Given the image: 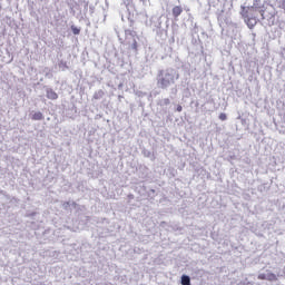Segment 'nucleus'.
Masks as SVG:
<instances>
[{
  "instance_id": "1",
  "label": "nucleus",
  "mask_w": 285,
  "mask_h": 285,
  "mask_svg": "<svg viewBox=\"0 0 285 285\" xmlns=\"http://www.w3.org/2000/svg\"><path fill=\"white\" fill-rule=\"evenodd\" d=\"M240 17L244 19V22L253 30L257 26V11L250 7H242Z\"/></svg>"
},
{
  "instance_id": "2",
  "label": "nucleus",
  "mask_w": 285,
  "mask_h": 285,
  "mask_svg": "<svg viewBox=\"0 0 285 285\" xmlns=\"http://www.w3.org/2000/svg\"><path fill=\"white\" fill-rule=\"evenodd\" d=\"M249 8H253V10H256V12H259L262 19H265L264 13L266 10H264V4H262V0H254L253 6Z\"/></svg>"
},
{
  "instance_id": "3",
  "label": "nucleus",
  "mask_w": 285,
  "mask_h": 285,
  "mask_svg": "<svg viewBox=\"0 0 285 285\" xmlns=\"http://www.w3.org/2000/svg\"><path fill=\"white\" fill-rule=\"evenodd\" d=\"M170 73H166V78H160L158 80V86H160V88H168V86H170Z\"/></svg>"
},
{
  "instance_id": "4",
  "label": "nucleus",
  "mask_w": 285,
  "mask_h": 285,
  "mask_svg": "<svg viewBox=\"0 0 285 285\" xmlns=\"http://www.w3.org/2000/svg\"><path fill=\"white\" fill-rule=\"evenodd\" d=\"M181 12H184V8L181 6H175L171 9V14L174 19L181 17Z\"/></svg>"
},
{
  "instance_id": "5",
  "label": "nucleus",
  "mask_w": 285,
  "mask_h": 285,
  "mask_svg": "<svg viewBox=\"0 0 285 285\" xmlns=\"http://www.w3.org/2000/svg\"><path fill=\"white\" fill-rule=\"evenodd\" d=\"M47 99H51L52 101H55L56 99H59V95H57L55 90L50 89L47 91Z\"/></svg>"
},
{
  "instance_id": "6",
  "label": "nucleus",
  "mask_w": 285,
  "mask_h": 285,
  "mask_svg": "<svg viewBox=\"0 0 285 285\" xmlns=\"http://www.w3.org/2000/svg\"><path fill=\"white\" fill-rule=\"evenodd\" d=\"M31 119L33 121H41L43 119V114H41V111H37L32 115Z\"/></svg>"
},
{
  "instance_id": "7",
  "label": "nucleus",
  "mask_w": 285,
  "mask_h": 285,
  "mask_svg": "<svg viewBox=\"0 0 285 285\" xmlns=\"http://www.w3.org/2000/svg\"><path fill=\"white\" fill-rule=\"evenodd\" d=\"M181 284H183V285H190V276H188V275H183V276H181Z\"/></svg>"
},
{
  "instance_id": "8",
  "label": "nucleus",
  "mask_w": 285,
  "mask_h": 285,
  "mask_svg": "<svg viewBox=\"0 0 285 285\" xmlns=\"http://www.w3.org/2000/svg\"><path fill=\"white\" fill-rule=\"evenodd\" d=\"M266 279L268 282H277V275H275L274 273H269V274H267Z\"/></svg>"
},
{
  "instance_id": "9",
  "label": "nucleus",
  "mask_w": 285,
  "mask_h": 285,
  "mask_svg": "<svg viewBox=\"0 0 285 285\" xmlns=\"http://www.w3.org/2000/svg\"><path fill=\"white\" fill-rule=\"evenodd\" d=\"M137 48H138V46H137V40L134 39V40H132V43H131V45H128V49H129V50H135V52H137Z\"/></svg>"
},
{
  "instance_id": "10",
  "label": "nucleus",
  "mask_w": 285,
  "mask_h": 285,
  "mask_svg": "<svg viewBox=\"0 0 285 285\" xmlns=\"http://www.w3.org/2000/svg\"><path fill=\"white\" fill-rule=\"evenodd\" d=\"M218 119H220V121H226V119H228V116L225 112L219 114Z\"/></svg>"
},
{
  "instance_id": "11",
  "label": "nucleus",
  "mask_w": 285,
  "mask_h": 285,
  "mask_svg": "<svg viewBox=\"0 0 285 285\" xmlns=\"http://www.w3.org/2000/svg\"><path fill=\"white\" fill-rule=\"evenodd\" d=\"M71 30H72V33L73 35H79L81 32V29L75 27V26H71Z\"/></svg>"
},
{
  "instance_id": "12",
  "label": "nucleus",
  "mask_w": 285,
  "mask_h": 285,
  "mask_svg": "<svg viewBox=\"0 0 285 285\" xmlns=\"http://www.w3.org/2000/svg\"><path fill=\"white\" fill-rule=\"evenodd\" d=\"M176 110H177V112H181L184 110V107H181V105H178Z\"/></svg>"
},
{
  "instance_id": "13",
  "label": "nucleus",
  "mask_w": 285,
  "mask_h": 285,
  "mask_svg": "<svg viewBox=\"0 0 285 285\" xmlns=\"http://www.w3.org/2000/svg\"><path fill=\"white\" fill-rule=\"evenodd\" d=\"M267 275L266 274H259L258 279H266Z\"/></svg>"
},
{
  "instance_id": "14",
  "label": "nucleus",
  "mask_w": 285,
  "mask_h": 285,
  "mask_svg": "<svg viewBox=\"0 0 285 285\" xmlns=\"http://www.w3.org/2000/svg\"><path fill=\"white\" fill-rule=\"evenodd\" d=\"M164 101L166 105L170 104V99H168V98H166Z\"/></svg>"
}]
</instances>
